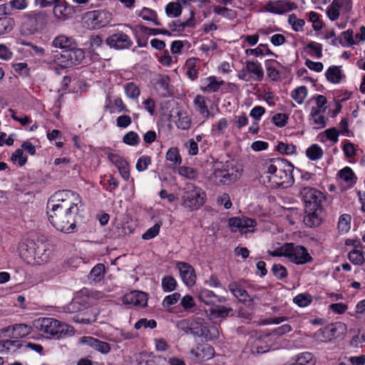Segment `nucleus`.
<instances>
[{
  "mask_svg": "<svg viewBox=\"0 0 365 365\" xmlns=\"http://www.w3.org/2000/svg\"><path fill=\"white\" fill-rule=\"evenodd\" d=\"M247 55H253L255 56H262L264 54H269L276 56V55L272 52L268 48L267 44L261 43L256 48H248L245 51Z\"/></svg>",
  "mask_w": 365,
  "mask_h": 365,
  "instance_id": "obj_35",
  "label": "nucleus"
},
{
  "mask_svg": "<svg viewBox=\"0 0 365 365\" xmlns=\"http://www.w3.org/2000/svg\"><path fill=\"white\" fill-rule=\"evenodd\" d=\"M307 95V89L304 86H302L294 89L291 94L292 98L299 104L303 103Z\"/></svg>",
  "mask_w": 365,
  "mask_h": 365,
  "instance_id": "obj_48",
  "label": "nucleus"
},
{
  "mask_svg": "<svg viewBox=\"0 0 365 365\" xmlns=\"http://www.w3.org/2000/svg\"><path fill=\"white\" fill-rule=\"evenodd\" d=\"M228 289L240 302H246L251 300L247 292L237 282H234L230 283L228 286Z\"/></svg>",
  "mask_w": 365,
  "mask_h": 365,
  "instance_id": "obj_19",
  "label": "nucleus"
},
{
  "mask_svg": "<svg viewBox=\"0 0 365 365\" xmlns=\"http://www.w3.org/2000/svg\"><path fill=\"white\" fill-rule=\"evenodd\" d=\"M320 110L319 108H312L311 110V116L313 118L314 123L318 128H324L326 125V120L324 115H319Z\"/></svg>",
  "mask_w": 365,
  "mask_h": 365,
  "instance_id": "obj_54",
  "label": "nucleus"
},
{
  "mask_svg": "<svg viewBox=\"0 0 365 365\" xmlns=\"http://www.w3.org/2000/svg\"><path fill=\"white\" fill-rule=\"evenodd\" d=\"M125 92L128 97L135 99L140 96V89L137 85L133 82L128 83L124 86Z\"/></svg>",
  "mask_w": 365,
  "mask_h": 365,
  "instance_id": "obj_49",
  "label": "nucleus"
},
{
  "mask_svg": "<svg viewBox=\"0 0 365 365\" xmlns=\"http://www.w3.org/2000/svg\"><path fill=\"white\" fill-rule=\"evenodd\" d=\"M177 267L179 269L182 282L188 287L194 285L196 282V275L194 268L190 264L183 262H178Z\"/></svg>",
  "mask_w": 365,
  "mask_h": 365,
  "instance_id": "obj_16",
  "label": "nucleus"
},
{
  "mask_svg": "<svg viewBox=\"0 0 365 365\" xmlns=\"http://www.w3.org/2000/svg\"><path fill=\"white\" fill-rule=\"evenodd\" d=\"M272 274L278 279H283L287 276V271L285 267L280 264H274L272 267Z\"/></svg>",
  "mask_w": 365,
  "mask_h": 365,
  "instance_id": "obj_55",
  "label": "nucleus"
},
{
  "mask_svg": "<svg viewBox=\"0 0 365 365\" xmlns=\"http://www.w3.org/2000/svg\"><path fill=\"white\" fill-rule=\"evenodd\" d=\"M32 331V328L25 324H16L13 326V337L24 338Z\"/></svg>",
  "mask_w": 365,
  "mask_h": 365,
  "instance_id": "obj_30",
  "label": "nucleus"
},
{
  "mask_svg": "<svg viewBox=\"0 0 365 365\" xmlns=\"http://www.w3.org/2000/svg\"><path fill=\"white\" fill-rule=\"evenodd\" d=\"M106 44L116 50L128 49L133 45L130 36L122 31L116 30L106 40Z\"/></svg>",
  "mask_w": 365,
  "mask_h": 365,
  "instance_id": "obj_10",
  "label": "nucleus"
},
{
  "mask_svg": "<svg viewBox=\"0 0 365 365\" xmlns=\"http://www.w3.org/2000/svg\"><path fill=\"white\" fill-rule=\"evenodd\" d=\"M325 76L328 81L336 84L340 83L344 75L341 73L340 67L331 66L327 70Z\"/></svg>",
  "mask_w": 365,
  "mask_h": 365,
  "instance_id": "obj_22",
  "label": "nucleus"
},
{
  "mask_svg": "<svg viewBox=\"0 0 365 365\" xmlns=\"http://www.w3.org/2000/svg\"><path fill=\"white\" fill-rule=\"evenodd\" d=\"M351 217L349 214H343L339 217L338 230L341 233H346L351 228Z\"/></svg>",
  "mask_w": 365,
  "mask_h": 365,
  "instance_id": "obj_36",
  "label": "nucleus"
},
{
  "mask_svg": "<svg viewBox=\"0 0 365 365\" xmlns=\"http://www.w3.org/2000/svg\"><path fill=\"white\" fill-rule=\"evenodd\" d=\"M191 120L186 113H180L177 126L182 130L190 128Z\"/></svg>",
  "mask_w": 365,
  "mask_h": 365,
  "instance_id": "obj_60",
  "label": "nucleus"
},
{
  "mask_svg": "<svg viewBox=\"0 0 365 365\" xmlns=\"http://www.w3.org/2000/svg\"><path fill=\"white\" fill-rule=\"evenodd\" d=\"M14 71L19 75L26 77L29 74V68L26 63H16L12 66Z\"/></svg>",
  "mask_w": 365,
  "mask_h": 365,
  "instance_id": "obj_58",
  "label": "nucleus"
},
{
  "mask_svg": "<svg viewBox=\"0 0 365 365\" xmlns=\"http://www.w3.org/2000/svg\"><path fill=\"white\" fill-rule=\"evenodd\" d=\"M287 119L288 117L286 114L277 113L272 117V121L276 126L282 128L287 123Z\"/></svg>",
  "mask_w": 365,
  "mask_h": 365,
  "instance_id": "obj_64",
  "label": "nucleus"
},
{
  "mask_svg": "<svg viewBox=\"0 0 365 365\" xmlns=\"http://www.w3.org/2000/svg\"><path fill=\"white\" fill-rule=\"evenodd\" d=\"M177 282L172 276H165L162 279V288L164 292H170L175 289Z\"/></svg>",
  "mask_w": 365,
  "mask_h": 365,
  "instance_id": "obj_44",
  "label": "nucleus"
},
{
  "mask_svg": "<svg viewBox=\"0 0 365 365\" xmlns=\"http://www.w3.org/2000/svg\"><path fill=\"white\" fill-rule=\"evenodd\" d=\"M307 48L310 49L309 54L312 56L317 57V58H320L322 56V44L311 41L307 45Z\"/></svg>",
  "mask_w": 365,
  "mask_h": 365,
  "instance_id": "obj_50",
  "label": "nucleus"
},
{
  "mask_svg": "<svg viewBox=\"0 0 365 365\" xmlns=\"http://www.w3.org/2000/svg\"><path fill=\"white\" fill-rule=\"evenodd\" d=\"M247 71L255 76V79L261 81L264 77V72L262 66L257 61H246Z\"/></svg>",
  "mask_w": 365,
  "mask_h": 365,
  "instance_id": "obj_24",
  "label": "nucleus"
},
{
  "mask_svg": "<svg viewBox=\"0 0 365 365\" xmlns=\"http://www.w3.org/2000/svg\"><path fill=\"white\" fill-rule=\"evenodd\" d=\"M160 224L156 223L153 227H150L143 235L142 238L148 240L156 237L160 231Z\"/></svg>",
  "mask_w": 365,
  "mask_h": 365,
  "instance_id": "obj_62",
  "label": "nucleus"
},
{
  "mask_svg": "<svg viewBox=\"0 0 365 365\" xmlns=\"http://www.w3.org/2000/svg\"><path fill=\"white\" fill-rule=\"evenodd\" d=\"M35 327L47 338L62 339L74 334L73 327L63 323L56 319L42 317L35 321Z\"/></svg>",
  "mask_w": 365,
  "mask_h": 365,
  "instance_id": "obj_3",
  "label": "nucleus"
},
{
  "mask_svg": "<svg viewBox=\"0 0 365 365\" xmlns=\"http://www.w3.org/2000/svg\"><path fill=\"white\" fill-rule=\"evenodd\" d=\"M277 150L282 154L292 155L296 153L297 147L293 144L280 142L277 146Z\"/></svg>",
  "mask_w": 365,
  "mask_h": 365,
  "instance_id": "obj_53",
  "label": "nucleus"
},
{
  "mask_svg": "<svg viewBox=\"0 0 365 365\" xmlns=\"http://www.w3.org/2000/svg\"><path fill=\"white\" fill-rule=\"evenodd\" d=\"M213 11L215 14L226 17L231 20L237 17L236 11L227 7L215 6L213 8Z\"/></svg>",
  "mask_w": 365,
  "mask_h": 365,
  "instance_id": "obj_45",
  "label": "nucleus"
},
{
  "mask_svg": "<svg viewBox=\"0 0 365 365\" xmlns=\"http://www.w3.org/2000/svg\"><path fill=\"white\" fill-rule=\"evenodd\" d=\"M209 312L210 316L214 319H225L233 312V309L232 307L215 304L210 307Z\"/></svg>",
  "mask_w": 365,
  "mask_h": 365,
  "instance_id": "obj_21",
  "label": "nucleus"
},
{
  "mask_svg": "<svg viewBox=\"0 0 365 365\" xmlns=\"http://www.w3.org/2000/svg\"><path fill=\"white\" fill-rule=\"evenodd\" d=\"M203 335L206 340H215L219 337V326L216 324H211L210 325H204Z\"/></svg>",
  "mask_w": 365,
  "mask_h": 365,
  "instance_id": "obj_27",
  "label": "nucleus"
},
{
  "mask_svg": "<svg viewBox=\"0 0 365 365\" xmlns=\"http://www.w3.org/2000/svg\"><path fill=\"white\" fill-rule=\"evenodd\" d=\"M265 175L261 180L267 187L271 188H287L294 182V165L284 158H272L264 165Z\"/></svg>",
  "mask_w": 365,
  "mask_h": 365,
  "instance_id": "obj_2",
  "label": "nucleus"
},
{
  "mask_svg": "<svg viewBox=\"0 0 365 365\" xmlns=\"http://www.w3.org/2000/svg\"><path fill=\"white\" fill-rule=\"evenodd\" d=\"M182 205L190 211L198 210L202 207L206 198L205 192L192 183H187L182 195Z\"/></svg>",
  "mask_w": 365,
  "mask_h": 365,
  "instance_id": "obj_5",
  "label": "nucleus"
},
{
  "mask_svg": "<svg viewBox=\"0 0 365 365\" xmlns=\"http://www.w3.org/2000/svg\"><path fill=\"white\" fill-rule=\"evenodd\" d=\"M293 302L300 307H307L312 303V297L307 293L299 294L294 298Z\"/></svg>",
  "mask_w": 365,
  "mask_h": 365,
  "instance_id": "obj_42",
  "label": "nucleus"
},
{
  "mask_svg": "<svg viewBox=\"0 0 365 365\" xmlns=\"http://www.w3.org/2000/svg\"><path fill=\"white\" fill-rule=\"evenodd\" d=\"M298 365H314L315 359L310 352H303L296 356L294 361Z\"/></svg>",
  "mask_w": 365,
  "mask_h": 365,
  "instance_id": "obj_32",
  "label": "nucleus"
},
{
  "mask_svg": "<svg viewBox=\"0 0 365 365\" xmlns=\"http://www.w3.org/2000/svg\"><path fill=\"white\" fill-rule=\"evenodd\" d=\"M180 298V294L175 292L165 297L163 302V306L165 308H169L170 306L175 304Z\"/></svg>",
  "mask_w": 365,
  "mask_h": 365,
  "instance_id": "obj_61",
  "label": "nucleus"
},
{
  "mask_svg": "<svg viewBox=\"0 0 365 365\" xmlns=\"http://www.w3.org/2000/svg\"><path fill=\"white\" fill-rule=\"evenodd\" d=\"M68 52V58H70V64L71 66L74 65H78L81 63V62L84 58V52L81 48H76V45L72 46L71 48L67 49Z\"/></svg>",
  "mask_w": 365,
  "mask_h": 365,
  "instance_id": "obj_25",
  "label": "nucleus"
},
{
  "mask_svg": "<svg viewBox=\"0 0 365 365\" xmlns=\"http://www.w3.org/2000/svg\"><path fill=\"white\" fill-rule=\"evenodd\" d=\"M323 150L317 144H312L306 150L307 157L311 160H317L323 155Z\"/></svg>",
  "mask_w": 365,
  "mask_h": 365,
  "instance_id": "obj_33",
  "label": "nucleus"
},
{
  "mask_svg": "<svg viewBox=\"0 0 365 365\" xmlns=\"http://www.w3.org/2000/svg\"><path fill=\"white\" fill-rule=\"evenodd\" d=\"M81 342L103 354H107L110 351V344L92 336H83L81 339Z\"/></svg>",
  "mask_w": 365,
  "mask_h": 365,
  "instance_id": "obj_17",
  "label": "nucleus"
},
{
  "mask_svg": "<svg viewBox=\"0 0 365 365\" xmlns=\"http://www.w3.org/2000/svg\"><path fill=\"white\" fill-rule=\"evenodd\" d=\"M151 158L148 155H143L140 157L137 161L135 168L139 172L145 170L148 165L151 164Z\"/></svg>",
  "mask_w": 365,
  "mask_h": 365,
  "instance_id": "obj_56",
  "label": "nucleus"
},
{
  "mask_svg": "<svg viewBox=\"0 0 365 365\" xmlns=\"http://www.w3.org/2000/svg\"><path fill=\"white\" fill-rule=\"evenodd\" d=\"M86 307L85 304H83L80 302V299H73L65 308L68 312H78L83 310Z\"/></svg>",
  "mask_w": 365,
  "mask_h": 365,
  "instance_id": "obj_57",
  "label": "nucleus"
},
{
  "mask_svg": "<svg viewBox=\"0 0 365 365\" xmlns=\"http://www.w3.org/2000/svg\"><path fill=\"white\" fill-rule=\"evenodd\" d=\"M21 29L26 35L35 34L43 30L48 24L49 15L44 10H33L23 15Z\"/></svg>",
  "mask_w": 365,
  "mask_h": 365,
  "instance_id": "obj_4",
  "label": "nucleus"
},
{
  "mask_svg": "<svg viewBox=\"0 0 365 365\" xmlns=\"http://www.w3.org/2000/svg\"><path fill=\"white\" fill-rule=\"evenodd\" d=\"M123 142L129 145H137L140 142V138L137 133L129 131L123 138Z\"/></svg>",
  "mask_w": 365,
  "mask_h": 365,
  "instance_id": "obj_52",
  "label": "nucleus"
},
{
  "mask_svg": "<svg viewBox=\"0 0 365 365\" xmlns=\"http://www.w3.org/2000/svg\"><path fill=\"white\" fill-rule=\"evenodd\" d=\"M297 9L294 3L286 0L269 1L264 6L265 11L282 15Z\"/></svg>",
  "mask_w": 365,
  "mask_h": 365,
  "instance_id": "obj_12",
  "label": "nucleus"
},
{
  "mask_svg": "<svg viewBox=\"0 0 365 365\" xmlns=\"http://www.w3.org/2000/svg\"><path fill=\"white\" fill-rule=\"evenodd\" d=\"M314 338L318 342L327 343L331 341L327 327H322L316 331Z\"/></svg>",
  "mask_w": 365,
  "mask_h": 365,
  "instance_id": "obj_51",
  "label": "nucleus"
},
{
  "mask_svg": "<svg viewBox=\"0 0 365 365\" xmlns=\"http://www.w3.org/2000/svg\"><path fill=\"white\" fill-rule=\"evenodd\" d=\"M19 250L22 258L29 260V259H42L46 252L43 243L37 244L32 240H26L19 244Z\"/></svg>",
  "mask_w": 365,
  "mask_h": 365,
  "instance_id": "obj_7",
  "label": "nucleus"
},
{
  "mask_svg": "<svg viewBox=\"0 0 365 365\" xmlns=\"http://www.w3.org/2000/svg\"><path fill=\"white\" fill-rule=\"evenodd\" d=\"M339 176L341 179L348 183L355 182V174L349 167H345L339 172Z\"/></svg>",
  "mask_w": 365,
  "mask_h": 365,
  "instance_id": "obj_47",
  "label": "nucleus"
},
{
  "mask_svg": "<svg viewBox=\"0 0 365 365\" xmlns=\"http://www.w3.org/2000/svg\"><path fill=\"white\" fill-rule=\"evenodd\" d=\"M300 195L303 198L306 212L322 210V202L325 199L322 192L313 187H305L301 190Z\"/></svg>",
  "mask_w": 365,
  "mask_h": 365,
  "instance_id": "obj_6",
  "label": "nucleus"
},
{
  "mask_svg": "<svg viewBox=\"0 0 365 365\" xmlns=\"http://www.w3.org/2000/svg\"><path fill=\"white\" fill-rule=\"evenodd\" d=\"M157 322L154 319H140L135 324V329H140L141 327L154 329Z\"/></svg>",
  "mask_w": 365,
  "mask_h": 365,
  "instance_id": "obj_63",
  "label": "nucleus"
},
{
  "mask_svg": "<svg viewBox=\"0 0 365 365\" xmlns=\"http://www.w3.org/2000/svg\"><path fill=\"white\" fill-rule=\"evenodd\" d=\"M165 158L175 165H180L182 163V158L177 148H170L166 153Z\"/></svg>",
  "mask_w": 365,
  "mask_h": 365,
  "instance_id": "obj_46",
  "label": "nucleus"
},
{
  "mask_svg": "<svg viewBox=\"0 0 365 365\" xmlns=\"http://www.w3.org/2000/svg\"><path fill=\"white\" fill-rule=\"evenodd\" d=\"M267 75L272 81H277L279 78V68H282V65L276 60L269 59L265 61Z\"/></svg>",
  "mask_w": 365,
  "mask_h": 365,
  "instance_id": "obj_20",
  "label": "nucleus"
},
{
  "mask_svg": "<svg viewBox=\"0 0 365 365\" xmlns=\"http://www.w3.org/2000/svg\"><path fill=\"white\" fill-rule=\"evenodd\" d=\"M215 297H217V295L212 291L205 288L201 289L198 293L199 300L212 307L215 304Z\"/></svg>",
  "mask_w": 365,
  "mask_h": 365,
  "instance_id": "obj_26",
  "label": "nucleus"
},
{
  "mask_svg": "<svg viewBox=\"0 0 365 365\" xmlns=\"http://www.w3.org/2000/svg\"><path fill=\"white\" fill-rule=\"evenodd\" d=\"M178 173L190 180H195L198 177V172L193 168L187 166H180L178 168Z\"/></svg>",
  "mask_w": 365,
  "mask_h": 365,
  "instance_id": "obj_41",
  "label": "nucleus"
},
{
  "mask_svg": "<svg viewBox=\"0 0 365 365\" xmlns=\"http://www.w3.org/2000/svg\"><path fill=\"white\" fill-rule=\"evenodd\" d=\"M105 266L103 264H98L93 267L88 275L89 279L94 282H99L104 277Z\"/></svg>",
  "mask_w": 365,
  "mask_h": 365,
  "instance_id": "obj_31",
  "label": "nucleus"
},
{
  "mask_svg": "<svg viewBox=\"0 0 365 365\" xmlns=\"http://www.w3.org/2000/svg\"><path fill=\"white\" fill-rule=\"evenodd\" d=\"M348 258L351 262L356 265H361L364 263L365 259L361 250L354 249L349 252Z\"/></svg>",
  "mask_w": 365,
  "mask_h": 365,
  "instance_id": "obj_43",
  "label": "nucleus"
},
{
  "mask_svg": "<svg viewBox=\"0 0 365 365\" xmlns=\"http://www.w3.org/2000/svg\"><path fill=\"white\" fill-rule=\"evenodd\" d=\"M165 13L170 17H178L182 13V6L179 2H170L165 6Z\"/></svg>",
  "mask_w": 365,
  "mask_h": 365,
  "instance_id": "obj_39",
  "label": "nucleus"
},
{
  "mask_svg": "<svg viewBox=\"0 0 365 365\" xmlns=\"http://www.w3.org/2000/svg\"><path fill=\"white\" fill-rule=\"evenodd\" d=\"M73 11V7L66 0H56L52 14L56 21L63 22L71 18Z\"/></svg>",
  "mask_w": 365,
  "mask_h": 365,
  "instance_id": "obj_13",
  "label": "nucleus"
},
{
  "mask_svg": "<svg viewBox=\"0 0 365 365\" xmlns=\"http://www.w3.org/2000/svg\"><path fill=\"white\" fill-rule=\"evenodd\" d=\"M79 205H82V200L77 192L70 190L56 192L47 203L49 222L58 230L65 233L73 232Z\"/></svg>",
  "mask_w": 365,
  "mask_h": 365,
  "instance_id": "obj_1",
  "label": "nucleus"
},
{
  "mask_svg": "<svg viewBox=\"0 0 365 365\" xmlns=\"http://www.w3.org/2000/svg\"><path fill=\"white\" fill-rule=\"evenodd\" d=\"M322 210H317L315 212H306L304 217V223L306 226L309 227H318L322 222V218L319 213Z\"/></svg>",
  "mask_w": 365,
  "mask_h": 365,
  "instance_id": "obj_23",
  "label": "nucleus"
},
{
  "mask_svg": "<svg viewBox=\"0 0 365 365\" xmlns=\"http://www.w3.org/2000/svg\"><path fill=\"white\" fill-rule=\"evenodd\" d=\"M72 38L64 35H60L54 38L53 41V46L56 48H63V50L68 49L73 46Z\"/></svg>",
  "mask_w": 365,
  "mask_h": 365,
  "instance_id": "obj_29",
  "label": "nucleus"
},
{
  "mask_svg": "<svg viewBox=\"0 0 365 365\" xmlns=\"http://www.w3.org/2000/svg\"><path fill=\"white\" fill-rule=\"evenodd\" d=\"M269 349L267 345H263L260 339H257L251 346L250 351L252 354H263L268 351Z\"/></svg>",
  "mask_w": 365,
  "mask_h": 365,
  "instance_id": "obj_59",
  "label": "nucleus"
},
{
  "mask_svg": "<svg viewBox=\"0 0 365 365\" xmlns=\"http://www.w3.org/2000/svg\"><path fill=\"white\" fill-rule=\"evenodd\" d=\"M327 329H328L329 338L331 341L343 334L344 331L346 329V324L338 322L327 326Z\"/></svg>",
  "mask_w": 365,
  "mask_h": 365,
  "instance_id": "obj_28",
  "label": "nucleus"
},
{
  "mask_svg": "<svg viewBox=\"0 0 365 365\" xmlns=\"http://www.w3.org/2000/svg\"><path fill=\"white\" fill-rule=\"evenodd\" d=\"M123 302L130 307H144L147 305L148 296L140 291H133L124 295Z\"/></svg>",
  "mask_w": 365,
  "mask_h": 365,
  "instance_id": "obj_15",
  "label": "nucleus"
},
{
  "mask_svg": "<svg viewBox=\"0 0 365 365\" xmlns=\"http://www.w3.org/2000/svg\"><path fill=\"white\" fill-rule=\"evenodd\" d=\"M195 105L196 106L199 112L205 118H208L210 112L206 106L205 98L200 95H197L194 100Z\"/></svg>",
  "mask_w": 365,
  "mask_h": 365,
  "instance_id": "obj_38",
  "label": "nucleus"
},
{
  "mask_svg": "<svg viewBox=\"0 0 365 365\" xmlns=\"http://www.w3.org/2000/svg\"><path fill=\"white\" fill-rule=\"evenodd\" d=\"M15 25V21L11 17L0 18V36L10 32Z\"/></svg>",
  "mask_w": 365,
  "mask_h": 365,
  "instance_id": "obj_34",
  "label": "nucleus"
},
{
  "mask_svg": "<svg viewBox=\"0 0 365 365\" xmlns=\"http://www.w3.org/2000/svg\"><path fill=\"white\" fill-rule=\"evenodd\" d=\"M191 354L200 361H207L215 355L213 347L209 344H198L196 348L192 349Z\"/></svg>",
  "mask_w": 365,
  "mask_h": 365,
  "instance_id": "obj_18",
  "label": "nucleus"
},
{
  "mask_svg": "<svg viewBox=\"0 0 365 365\" xmlns=\"http://www.w3.org/2000/svg\"><path fill=\"white\" fill-rule=\"evenodd\" d=\"M207 84L204 88V91L213 93L219 90L220 87L224 83L222 80H217L215 76H210L207 78Z\"/></svg>",
  "mask_w": 365,
  "mask_h": 365,
  "instance_id": "obj_37",
  "label": "nucleus"
},
{
  "mask_svg": "<svg viewBox=\"0 0 365 365\" xmlns=\"http://www.w3.org/2000/svg\"><path fill=\"white\" fill-rule=\"evenodd\" d=\"M285 257L297 264H304L312 261L307 250L293 243H286Z\"/></svg>",
  "mask_w": 365,
  "mask_h": 365,
  "instance_id": "obj_8",
  "label": "nucleus"
},
{
  "mask_svg": "<svg viewBox=\"0 0 365 365\" xmlns=\"http://www.w3.org/2000/svg\"><path fill=\"white\" fill-rule=\"evenodd\" d=\"M232 232L240 231L242 234L253 232L257 225L256 221L247 217H232L229 220Z\"/></svg>",
  "mask_w": 365,
  "mask_h": 365,
  "instance_id": "obj_11",
  "label": "nucleus"
},
{
  "mask_svg": "<svg viewBox=\"0 0 365 365\" xmlns=\"http://www.w3.org/2000/svg\"><path fill=\"white\" fill-rule=\"evenodd\" d=\"M85 19L90 28L96 29L108 25L112 20V14L105 10L91 11L85 14Z\"/></svg>",
  "mask_w": 365,
  "mask_h": 365,
  "instance_id": "obj_9",
  "label": "nucleus"
},
{
  "mask_svg": "<svg viewBox=\"0 0 365 365\" xmlns=\"http://www.w3.org/2000/svg\"><path fill=\"white\" fill-rule=\"evenodd\" d=\"M210 178L215 185L229 184L237 178V174L234 173L233 169L215 168Z\"/></svg>",
  "mask_w": 365,
  "mask_h": 365,
  "instance_id": "obj_14",
  "label": "nucleus"
},
{
  "mask_svg": "<svg viewBox=\"0 0 365 365\" xmlns=\"http://www.w3.org/2000/svg\"><path fill=\"white\" fill-rule=\"evenodd\" d=\"M140 16L144 20L153 21L155 25L159 26L160 23L158 20L157 14L155 11L144 7L140 12Z\"/></svg>",
  "mask_w": 365,
  "mask_h": 365,
  "instance_id": "obj_40",
  "label": "nucleus"
}]
</instances>
